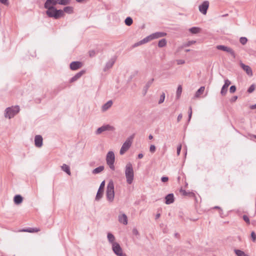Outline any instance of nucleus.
Returning a JSON list of instances; mask_svg holds the SVG:
<instances>
[{
    "label": "nucleus",
    "mask_w": 256,
    "mask_h": 256,
    "mask_svg": "<svg viewBox=\"0 0 256 256\" xmlns=\"http://www.w3.org/2000/svg\"><path fill=\"white\" fill-rule=\"evenodd\" d=\"M238 98V96H234L233 98H232V99L230 100V101L232 102H235Z\"/></svg>",
    "instance_id": "obj_55"
},
{
    "label": "nucleus",
    "mask_w": 256,
    "mask_h": 256,
    "mask_svg": "<svg viewBox=\"0 0 256 256\" xmlns=\"http://www.w3.org/2000/svg\"><path fill=\"white\" fill-rule=\"evenodd\" d=\"M134 137V134H133L128 136L126 141L122 144L120 150V155L124 154L130 148L132 145L133 140Z\"/></svg>",
    "instance_id": "obj_2"
},
{
    "label": "nucleus",
    "mask_w": 256,
    "mask_h": 256,
    "mask_svg": "<svg viewBox=\"0 0 256 256\" xmlns=\"http://www.w3.org/2000/svg\"><path fill=\"white\" fill-rule=\"evenodd\" d=\"M190 50L189 49H187V50H186V52H190Z\"/></svg>",
    "instance_id": "obj_63"
},
{
    "label": "nucleus",
    "mask_w": 256,
    "mask_h": 256,
    "mask_svg": "<svg viewBox=\"0 0 256 256\" xmlns=\"http://www.w3.org/2000/svg\"><path fill=\"white\" fill-rule=\"evenodd\" d=\"M154 80V79L152 78L146 83V85L144 86L143 90H142V94L144 96H145L146 94L148 88L152 84Z\"/></svg>",
    "instance_id": "obj_16"
},
{
    "label": "nucleus",
    "mask_w": 256,
    "mask_h": 256,
    "mask_svg": "<svg viewBox=\"0 0 256 256\" xmlns=\"http://www.w3.org/2000/svg\"><path fill=\"white\" fill-rule=\"evenodd\" d=\"M205 90V87L204 86H201L196 92L194 97L196 98H199Z\"/></svg>",
    "instance_id": "obj_23"
},
{
    "label": "nucleus",
    "mask_w": 256,
    "mask_h": 256,
    "mask_svg": "<svg viewBox=\"0 0 256 256\" xmlns=\"http://www.w3.org/2000/svg\"><path fill=\"white\" fill-rule=\"evenodd\" d=\"M20 112V108L18 106H12L7 108L4 110V117L10 119L14 118Z\"/></svg>",
    "instance_id": "obj_3"
},
{
    "label": "nucleus",
    "mask_w": 256,
    "mask_h": 256,
    "mask_svg": "<svg viewBox=\"0 0 256 256\" xmlns=\"http://www.w3.org/2000/svg\"><path fill=\"white\" fill-rule=\"evenodd\" d=\"M234 252L236 256H249L248 254H246L244 251L235 249Z\"/></svg>",
    "instance_id": "obj_26"
},
{
    "label": "nucleus",
    "mask_w": 256,
    "mask_h": 256,
    "mask_svg": "<svg viewBox=\"0 0 256 256\" xmlns=\"http://www.w3.org/2000/svg\"><path fill=\"white\" fill-rule=\"evenodd\" d=\"M254 89H255L254 85V84H252L248 88V92L249 93H252V92H253L254 91Z\"/></svg>",
    "instance_id": "obj_41"
},
{
    "label": "nucleus",
    "mask_w": 256,
    "mask_h": 256,
    "mask_svg": "<svg viewBox=\"0 0 256 256\" xmlns=\"http://www.w3.org/2000/svg\"><path fill=\"white\" fill-rule=\"evenodd\" d=\"M251 238L253 242H255L256 240V234L254 232H251Z\"/></svg>",
    "instance_id": "obj_44"
},
{
    "label": "nucleus",
    "mask_w": 256,
    "mask_h": 256,
    "mask_svg": "<svg viewBox=\"0 0 256 256\" xmlns=\"http://www.w3.org/2000/svg\"><path fill=\"white\" fill-rule=\"evenodd\" d=\"M148 138L150 140H152L153 138V136L152 135V134H150L149 136H148Z\"/></svg>",
    "instance_id": "obj_62"
},
{
    "label": "nucleus",
    "mask_w": 256,
    "mask_h": 256,
    "mask_svg": "<svg viewBox=\"0 0 256 256\" xmlns=\"http://www.w3.org/2000/svg\"><path fill=\"white\" fill-rule=\"evenodd\" d=\"M168 178L166 176H163L162 178V181L164 182H168Z\"/></svg>",
    "instance_id": "obj_51"
},
{
    "label": "nucleus",
    "mask_w": 256,
    "mask_h": 256,
    "mask_svg": "<svg viewBox=\"0 0 256 256\" xmlns=\"http://www.w3.org/2000/svg\"><path fill=\"white\" fill-rule=\"evenodd\" d=\"M114 130H115V128L112 126H111L110 124H105V125H103L102 126L98 128L97 129L96 133V134H100L104 132H106V131L113 132Z\"/></svg>",
    "instance_id": "obj_7"
},
{
    "label": "nucleus",
    "mask_w": 256,
    "mask_h": 256,
    "mask_svg": "<svg viewBox=\"0 0 256 256\" xmlns=\"http://www.w3.org/2000/svg\"><path fill=\"white\" fill-rule=\"evenodd\" d=\"M243 219L247 224H250V220L248 216H246V215H244L243 216Z\"/></svg>",
    "instance_id": "obj_48"
},
{
    "label": "nucleus",
    "mask_w": 256,
    "mask_h": 256,
    "mask_svg": "<svg viewBox=\"0 0 256 256\" xmlns=\"http://www.w3.org/2000/svg\"><path fill=\"white\" fill-rule=\"evenodd\" d=\"M114 63V60L113 59H111L106 64L105 67L104 68V71H106L112 68V66Z\"/></svg>",
    "instance_id": "obj_21"
},
{
    "label": "nucleus",
    "mask_w": 256,
    "mask_h": 256,
    "mask_svg": "<svg viewBox=\"0 0 256 256\" xmlns=\"http://www.w3.org/2000/svg\"><path fill=\"white\" fill-rule=\"evenodd\" d=\"M61 168L64 172H66L68 174L69 176L70 175L71 173L70 171V166L66 164H64L62 166H61Z\"/></svg>",
    "instance_id": "obj_25"
},
{
    "label": "nucleus",
    "mask_w": 256,
    "mask_h": 256,
    "mask_svg": "<svg viewBox=\"0 0 256 256\" xmlns=\"http://www.w3.org/2000/svg\"><path fill=\"white\" fill-rule=\"evenodd\" d=\"M62 11H63L64 13V12H65L68 14H71L73 12V8L72 7H70V6H66L64 8V10H62Z\"/></svg>",
    "instance_id": "obj_35"
},
{
    "label": "nucleus",
    "mask_w": 256,
    "mask_h": 256,
    "mask_svg": "<svg viewBox=\"0 0 256 256\" xmlns=\"http://www.w3.org/2000/svg\"><path fill=\"white\" fill-rule=\"evenodd\" d=\"M143 154H139L138 156V158L140 159L143 158Z\"/></svg>",
    "instance_id": "obj_56"
},
{
    "label": "nucleus",
    "mask_w": 256,
    "mask_h": 256,
    "mask_svg": "<svg viewBox=\"0 0 256 256\" xmlns=\"http://www.w3.org/2000/svg\"><path fill=\"white\" fill-rule=\"evenodd\" d=\"M240 64L241 68H242V70L246 72L248 75L250 76H252V70L250 66L246 65L242 62H240Z\"/></svg>",
    "instance_id": "obj_11"
},
{
    "label": "nucleus",
    "mask_w": 256,
    "mask_h": 256,
    "mask_svg": "<svg viewBox=\"0 0 256 256\" xmlns=\"http://www.w3.org/2000/svg\"><path fill=\"white\" fill-rule=\"evenodd\" d=\"M250 108L252 110L256 108V104L251 106Z\"/></svg>",
    "instance_id": "obj_57"
},
{
    "label": "nucleus",
    "mask_w": 256,
    "mask_h": 256,
    "mask_svg": "<svg viewBox=\"0 0 256 256\" xmlns=\"http://www.w3.org/2000/svg\"><path fill=\"white\" fill-rule=\"evenodd\" d=\"M106 163L109 166L110 168L114 170V164L115 160V156L113 152L110 151L108 152L106 156Z\"/></svg>",
    "instance_id": "obj_6"
},
{
    "label": "nucleus",
    "mask_w": 256,
    "mask_h": 256,
    "mask_svg": "<svg viewBox=\"0 0 256 256\" xmlns=\"http://www.w3.org/2000/svg\"><path fill=\"white\" fill-rule=\"evenodd\" d=\"M57 4V0H46L44 4V7L46 8H54V6L56 5Z\"/></svg>",
    "instance_id": "obj_14"
},
{
    "label": "nucleus",
    "mask_w": 256,
    "mask_h": 256,
    "mask_svg": "<svg viewBox=\"0 0 256 256\" xmlns=\"http://www.w3.org/2000/svg\"><path fill=\"white\" fill-rule=\"evenodd\" d=\"M125 24L128 26H130L133 22L132 19L130 17H128L124 20Z\"/></svg>",
    "instance_id": "obj_34"
},
{
    "label": "nucleus",
    "mask_w": 256,
    "mask_h": 256,
    "mask_svg": "<svg viewBox=\"0 0 256 256\" xmlns=\"http://www.w3.org/2000/svg\"><path fill=\"white\" fill-rule=\"evenodd\" d=\"M166 33L164 32H156L152 34V38L153 40L158 38H162L166 35Z\"/></svg>",
    "instance_id": "obj_20"
},
{
    "label": "nucleus",
    "mask_w": 256,
    "mask_h": 256,
    "mask_svg": "<svg viewBox=\"0 0 256 256\" xmlns=\"http://www.w3.org/2000/svg\"><path fill=\"white\" fill-rule=\"evenodd\" d=\"M118 222L124 225L128 224V217L126 214H122L118 216Z\"/></svg>",
    "instance_id": "obj_15"
},
{
    "label": "nucleus",
    "mask_w": 256,
    "mask_h": 256,
    "mask_svg": "<svg viewBox=\"0 0 256 256\" xmlns=\"http://www.w3.org/2000/svg\"><path fill=\"white\" fill-rule=\"evenodd\" d=\"M189 31L192 34H196L200 32V28L197 27H192L189 29Z\"/></svg>",
    "instance_id": "obj_30"
},
{
    "label": "nucleus",
    "mask_w": 256,
    "mask_h": 256,
    "mask_svg": "<svg viewBox=\"0 0 256 256\" xmlns=\"http://www.w3.org/2000/svg\"><path fill=\"white\" fill-rule=\"evenodd\" d=\"M80 78V72H78V73L75 76H74V77H72L70 80V82H73L76 80H78V78Z\"/></svg>",
    "instance_id": "obj_37"
},
{
    "label": "nucleus",
    "mask_w": 256,
    "mask_h": 256,
    "mask_svg": "<svg viewBox=\"0 0 256 256\" xmlns=\"http://www.w3.org/2000/svg\"><path fill=\"white\" fill-rule=\"evenodd\" d=\"M209 2L208 1H204L199 6V10L204 14H206L207 10L208 8Z\"/></svg>",
    "instance_id": "obj_10"
},
{
    "label": "nucleus",
    "mask_w": 256,
    "mask_h": 256,
    "mask_svg": "<svg viewBox=\"0 0 256 256\" xmlns=\"http://www.w3.org/2000/svg\"><path fill=\"white\" fill-rule=\"evenodd\" d=\"M216 48L218 50H222L228 52L233 56L234 58H236V54L234 50L230 47L224 45H218L216 46Z\"/></svg>",
    "instance_id": "obj_9"
},
{
    "label": "nucleus",
    "mask_w": 256,
    "mask_h": 256,
    "mask_svg": "<svg viewBox=\"0 0 256 256\" xmlns=\"http://www.w3.org/2000/svg\"><path fill=\"white\" fill-rule=\"evenodd\" d=\"M112 246V249L114 253L118 256H124L122 248L120 245L117 243H114Z\"/></svg>",
    "instance_id": "obj_8"
},
{
    "label": "nucleus",
    "mask_w": 256,
    "mask_h": 256,
    "mask_svg": "<svg viewBox=\"0 0 256 256\" xmlns=\"http://www.w3.org/2000/svg\"><path fill=\"white\" fill-rule=\"evenodd\" d=\"M132 232L133 234H134L135 236H138L139 234L138 231L136 228H134L132 229Z\"/></svg>",
    "instance_id": "obj_49"
},
{
    "label": "nucleus",
    "mask_w": 256,
    "mask_h": 256,
    "mask_svg": "<svg viewBox=\"0 0 256 256\" xmlns=\"http://www.w3.org/2000/svg\"><path fill=\"white\" fill-rule=\"evenodd\" d=\"M34 144L37 148H41L43 144V138L40 135H36L34 137Z\"/></svg>",
    "instance_id": "obj_12"
},
{
    "label": "nucleus",
    "mask_w": 256,
    "mask_h": 256,
    "mask_svg": "<svg viewBox=\"0 0 256 256\" xmlns=\"http://www.w3.org/2000/svg\"><path fill=\"white\" fill-rule=\"evenodd\" d=\"M166 204H170L174 202V196L172 194H168L166 198Z\"/></svg>",
    "instance_id": "obj_17"
},
{
    "label": "nucleus",
    "mask_w": 256,
    "mask_h": 256,
    "mask_svg": "<svg viewBox=\"0 0 256 256\" xmlns=\"http://www.w3.org/2000/svg\"><path fill=\"white\" fill-rule=\"evenodd\" d=\"M164 99H165V94L164 93H162L160 96V98L158 100V104H160L164 102Z\"/></svg>",
    "instance_id": "obj_38"
},
{
    "label": "nucleus",
    "mask_w": 256,
    "mask_h": 256,
    "mask_svg": "<svg viewBox=\"0 0 256 256\" xmlns=\"http://www.w3.org/2000/svg\"><path fill=\"white\" fill-rule=\"evenodd\" d=\"M47 9L48 10L46 12V14L50 17L58 19L64 16L62 10H57L54 8H48Z\"/></svg>",
    "instance_id": "obj_5"
},
{
    "label": "nucleus",
    "mask_w": 256,
    "mask_h": 256,
    "mask_svg": "<svg viewBox=\"0 0 256 256\" xmlns=\"http://www.w3.org/2000/svg\"><path fill=\"white\" fill-rule=\"evenodd\" d=\"M22 231L28 232H35L40 231V229L38 228H30L28 229L23 230Z\"/></svg>",
    "instance_id": "obj_33"
},
{
    "label": "nucleus",
    "mask_w": 256,
    "mask_h": 256,
    "mask_svg": "<svg viewBox=\"0 0 256 256\" xmlns=\"http://www.w3.org/2000/svg\"><path fill=\"white\" fill-rule=\"evenodd\" d=\"M107 200L112 202L114 201V184L112 180H110L108 184L106 191Z\"/></svg>",
    "instance_id": "obj_4"
},
{
    "label": "nucleus",
    "mask_w": 256,
    "mask_h": 256,
    "mask_svg": "<svg viewBox=\"0 0 256 256\" xmlns=\"http://www.w3.org/2000/svg\"><path fill=\"white\" fill-rule=\"evenodd\" d=\"M80 67V62H74L70 64V68L72 70H76Z\"/></svg>",
    "instance_id": "obj_22"
},
{
    "label": "nucleus",
    "mask_w": 256,
    "mask_h": 256,
    "mask_svg": "<svg viewBox=\"0 0 256 256\" xmlns=\"http://www.w3.org/2000/svg\"><path fill=\"white\" fill-rule=\"evenodd\" d=\"M107 238L108 242L112 244V246L113 245L114 243H117L115 242L116 238L110 232L108 233Z\"/></svg>",
    "instance_id": "obj_19"
},
{
    "label": "nucleus",
    "mask_w": 256,
    "mask_h": 256,
    "mask_svg": "<svg viewBox=\"0 0 256 256\" xmlns=\"http://www.w3.org/2000/svg\"><path fill=\"white\" fill-rule=\"evenodd\" d=\"M153 39L152 38V34L146 37L145 38H144L143 40H142L140 41V44H146L152 40Z\"/></svg>",
    "instance_id": "obj_27"
},
{
    "label": "nucleus",
    "mask_w": 256,
    "mask_h": 256,
    "mask_svg": "<svg viewBox=\"0 0 256 256\" xmlns=\"http://www.w3.org/2000/svg\"><path fill=\"white\" fill-rule=\"evenodd\" d=\"M166 39L163 38L160 40L158 43V46L160 48H162L166 46Z\"/></svg>",
    "instance_id": "obj_32"
},
{
    "label": "nucleus",
    "mask_w": 256,
    "mask_h": 256,
    "mask_svg": "<svg viewBox=\"0 0 256 256\" xmlns=\"http://www.w3.org/2000/svg\"><path fill=\"white\" fill-rule=\"evenodd\" d=\"M112 105V101L110 100L104 104L102 107V112H106L108 110Z\"/></svg>",
    "instance_id": "obj_18"
},
{
    "label": "nucleus",
    "mask_w": 256,
    "mask_h": 256,
    "mask_svg": "<svg viewBox=\"0 0 256 256\" xmlns=\"http://www.w3.org/2000/svg\"><path fill=\"white\" fill-rule=\"evenodd\" d=\"M22 197L20 195H16L14 197V202L16 204H21L22 202Z\"/></svg>",
    "instance_id": "obj_24"
},
{
    "label": "nucleus",
    "mask_w": 256,
    "mask_h": 256,
    "mask_svg": "<svg viewBox=\"0 0 256 256\" xmlns=\"http://www.w3.org/2000/svg\"><path fill=\"white\" fill-rule=\"evenodd\" d=\"M141 44H140V41L137 43H136L134 44V46H138L140 45H141Z\"/></svg>",
    "instance_id": "obj_58"
},
{
    "label": "nucleus",
    "mask_w": 256,
    "mask_h": 256,
    "mask_svg": "<svg viewBox=\"0 0 256 256\" xmlns=\"http://www.w3.org/2000/svg\"><path fill=\"white\" fill-rule=\"evenodd\" d=\"M176 62L178 65L184 64H185V60L182 59L176 60Z\"/></svg>",
    "instance_id": "obj_40"
},
{
    "label": "nucleus",
    "mask_w": 256,
    "mask_h": 256,
    "mask_svg": "<svg viewBox=\"0 0 256 256\" xmlns=\"http://www.w3.org/2000/svg\"><path fill=\"white\" fill-rule=\"evenodd\" d=\"M247 41L248 40L246 37H241L240 40V42L243 45L245 44Z\"/></svg>",
    "instance_id": "obj_39"
},
{
    "label": "nucleus",
    "mask_w": 256,
    "mask_h": 256,
    "mask_svg": "<svg viewBox=\"0 0 256 256\" xmlns=\"http://www.w3.org/2000/svg\"><path fill=\"white\" fill-rule=\"evenodd\" d=\"M156 146H155L154 145H151L150 146V151L152 152V153H154L156 152Z\"/></svg>",
    "instance_id": "obj_42"
},
{
    "label": "nucleus",
    "mask_w": 256,
    "mask_h": 256,
    "mask_svg": "<svg viewBox=\"0 0 256 256\" xmlns=\"http://www.w3.org/2000/svg\"><path fill=\"white\" fill-rule=\"evenodd\" d=\"M236 90V87L234 86H232L230 87V93H234Z\"/></svg>",
    "instance_id": "obj_46"
},
{
    "label": "nucleus",
    "mask_w": 256,
    "mask_h": 256,
    "mask_svg": "<svg viewBox=\"0 0 256 256\" xmlns=\"http://www.w3.org/2000/svg\"><path fill=\"white\" fill-rule=\"evenodd\" d=\"M102 195L103 190H98L96 196V200L97 201L99 200L102 198Z\"/></svg>",
    "instance_id": "obj_31"
},
{
    "label": "nucleus",
    "mask_w": 256,
    "mask_h": 256,
    "mask_svg": "<svg viewBox=\"0 0 256 256\" xmlns=\"http://www.w3.org/2000/svg\"><path fill=\"white\" fill-rule=\"evenodd\" d=\"M96 54L95 50H92L89 52V55L90 57L94 56Z\"/></svg>",
    "instance_id": "obj_43"
},
{
    "label": "nucleus",
    "mask_w": 256,
    "mask_h": 256,
    "mask_svg": "<svg viewBox=\"0 0 256 256\" xmlns=\"http://www.w3.org/2000/svg\"><path fill=\"white\" fill-rule=\"evenodd\" d=\"M124 173L126 182L129 184H132L134 180V171L132 165L130 162H128L126 164Z\"/></svg>",
    "instance_id": "obj_1"
},
{
    "label": "nucleus",
    "mask_w": 256,
    "mask_h": 256,
    "mask_svg": "<svg viewBox=\"0 0 256 256\" xmlns=\"http://www.w3.org/2000/svg\"><path fill=\"white\" fill-rule=\"evenodd\" d=\"M70 0H57L58 4L62 5H66L70 4Z\"/></svg>",
    "instance_id": "obj_36"
},
{
    "label": "nucleus",
    "mask_w": 256,
    "mask_h": 256,
    "mask_svg": "<svg viewBox=\"0 0 256 256\" xmlns=\"http://www.w3.org/2000/svg\"><path fill=\"white\" fill-rule=\"evenodd\" d=\"M182 114H180L178 116V118H177L178 122H179L182 120Z\"/></svg>",
    "instance_id": "obj_54"
},
{
    "label": "nucleus",
    "mask_w": 256,
    "mask_h": 256,
    "mask_svg": "<svg viewBox=\"0 0 256 256\" xmlns=\"http://www.w3.org/2000/svg\"><path fill=\"white\" fill-rule=\"evenodd\" d=\"M182 146L180 145L177 148V154L179 155L181 150Z\"/></svg>",
    "instance_id": "obj_52"
},
{
    "label": "nucleus",
    "mask_w": 256,
    "mask_h": 256,
    "mask_svg": "<svg viewBox=\"0 0 256 256\" xmlns=\"http://www.w3.org/2000/svg\"><path fill=\"white\" fill-rule=\"evenodd\" d=\"M180 192L184 196H187L188 194V193L185 190H180Z\"/></svg>",
    "instance_id": "obj_53"
},
{
    "label": "nucleus",
    "mask_w": 256,
    "mask_h": 256,
    "mask_svg": "<svg viewBox=\"0 0 256 256\" xmlns=\"http://www.w3.org/2000/svg\"><path fill=\"white\" fill-rule=\"evenodd\" d=\"M192 114H188V121L190 122L192 118Z\"/></svg>",
    "instance_id": "obj_59"
},
{
    "label": "nucleus",
    "mask_w": 256,
    "mask_h": 256,
    "mask_svg": "<svg viewBox=\"0 0 256 256\" xmlns=\"http://www.w3.org/2000/svg\"><path fill=\"white\" fill-rule=\"evenodd\" d=\"M254 137L256 138V135H254Z\"/></svg>",
    "instance_id": "obj_64"
},
{
    "label": "nucleus",
    "mask_w": 256,
    "mask_h": 256,
    "mask_svg": "<svg viewBox=\"0 0 256 256\" xmlns=\"http://www.w3.org/2000/svg\"><path fill=\"white\" fill-rule=\"evenodd\" d=\"M160 214H157L156 216V219L160 217Z\"/></svg>",
    "instance_id": "obj_60"
},
{
    "label": "nucleus",
    "mask_w": 256,
    "mask_h": 256,
    "mask_svg": "<svg viewBox=\"0 0 256 256\" xmlns=\"http://www.w3.org/2000/svg\"><path fill=\"white\" fill-rule=\"evenodd\" d=\"M188 114H192V108L191 106L189 108Z\"/></svg>",
    "instance_id": "obj_61"
},
{
    "label": "nucleus",
    "mask_w": 256,
    "mask_h": 256,
    "mask_svg": "<svg viewBox=\"0 0 256 256\" xmlns=\"http://www.w3.org/2000/svg\"><path fill=\"white\" fill-rule=\"evenodd\" d=\"M104 186H105V182L102 181L100 184L98 190H104Z\"/></svg>",
    "instance_id": "obj_45"
},
{
    "label": "nucleus",
    "mask_w": 256,
    "mask_h": 256,
    "mask_svg": "<svg viewBox=\"0 0 256 256\" xmlns=\"http://www.w3.org/2000/svg\"><path fill=\"white\" fill-rule=\"evenodd\" d=\"M182 92V86L180 85L178 86L176 92V97L177 99H178Z\"/></svg>",
    "instance_id": "obj_29"
},
{
    "label": "nucleus",
    "mask_w": 256,
    "mask_h": 256,
    "mask_svg": "<svg viewBox=\"0 0 256 256\" xmlns=\"http://www.w3.org/2000/svg\"><path fill=\"white\" fill-rule=\"evenodd\" d=\"M231 82L228 80H225L224 84L222 86L220 91V94L222 96H225L228 90V88Z\"/></svg>",
    "instance_id": "obj_13"
},
{
    "label": "nucleus",
    "mask_w": 256,
    "mask_h": 256,
    "mask_svg": "<svg viewBox=\"0 0 256 256\" xmlns=\"http://www.w3.org/2000/svg\"><path fill=\"white\" fill-rule=\"evenodd\" d=\"M0 2L5 5L8 4V0H0Z\"/></svg>",
    "instance_id": "obj_50"
},
{
    "label": "nucleus",
    "mask_w": 256,
    "mask_h": 256,
    "mask_svg": "<svg viewBox=\"0 0 256 256\" xmlns=\"http://www.w3.org/2000/svg\"><path fill=\"white\" fill-rule=\"evenodd\" d=\"M104 170V166H100L96 168H94L92 170V173L94 174H97L98 173H100Z\"/></svg>",
    "instance_id": "obj_28"
},
{
    "label": "nucleus",
    "mask_w": 256,
    "mask_h": 256,
    "mask_svg": "<svg viewBox=\"0 0 256 256\" xmlns=\"http://www.w3.org/2000/svg\"><path fill=\"white\" fill-rule=\"evenodd\" d=\"M195 43H196V41H194V40L189 41L186 44H184V46H189L191 44H194Z\"/></svg>",
    "instance_id": "obj_47"
}]
</instances>
